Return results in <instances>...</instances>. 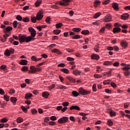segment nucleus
Segmentation results:
<instances>
[{"label": "nucleus", "mask_w": 130, "mask_h": 130, "mask_svg": "<svg viewBox=\"0 0 130 130\" xmlns=\"http://www.w3.org/2000/svg\"><path fill=\"white\" fill-rule=\"evenodd\" d=\"M23 22L24 23H28L30 21V18L29 17H25V18H23L22 19Z\"/></svg>", "instance_id": "393cba45"}, {"label": "nucleus", "mask_w": 130, "mask_h": 130, "mask_svg": "<svg viewBox=\"0 0 130 130\" xmlns=\"http://www.w3.org/2000/svg\"><path fill=\"white\" fill-rule=\"evenodd\" d=\"M69 121V118L68 117H63L58 119V123H66Z\"/></svg>", "instance_id": "39448f33"}, {"label": "nucleus", "mask_w": 130, "mask_h": 130, "mask_svg": "<svg viewBox=\"0 0 130 130\" xmlns=\"http://www.w3.org/2000/svg\"><path fill=\"white\" fill-rule=\"evenodd\" d=\"M105 31V27H102V28L100 30V33H104Z\"/></svg>", "instance_id": "774afa93"}, {"label": "nucleus", "mask_w": 130, "mask_h": 130, "mask_svg": "<svg viewBox=\"0 0 130 130\" xmlns=\"http://www.w3.org/2000/svg\"><path fill=\"white\" fill-rule=\"evenodd\" d=\"M121 66H123V67H124L122 68V70H123V71H128V70H130L129 64H126L122 63L121 64Z\"/></svg>", "instance_id": "0eeeda50"}, {"label": "nucleus", "mask_w": 130, "mask_h": 130, "mask_svg": "<svg viewBox=\"0 0 130 130\" xmlns=\"http://www.w3.org/2000/svg\"><path fill=\"white\" fill-rule=\"evenodd\" d=\"M92 90H93V92H96V91H97V88L96 87V84H94L92 85Z\"/></svg>", "instance_id": "864d4df0"}, {"label": "nucleus", "mask_w": 130, "mask_h": 130, "mask_svg": "<svg viewBox=\"0 0 130 130\" xmlns=\"http://www.w3.org/2000/svg\"><path fill=\"white\" fill-rule=\"evenodd\" d=\"M16 19L18 20V21H22V20H23V18L22 16H21V15H17L16 16Z\"/></svg>", "instance_id": "c03bdc74"}, {"label": "nucleus", "mask_w": 130, "mask_h": 130, "mask_svg": "<svg viewBox=\"0 0 130 130\" xmlns=\"http://www.w3.org/2000/svg\"><path fill=\"white\" fill-rule=\"evenodd\" d=\"M66 79H67V80H69V81H70L71 83H76V79H75L73 77H71L70 76H67Z\"/></svg>", "instance_id": "ddd939ff"}, {"label": "nucleus", "mask_w": 130, "mask_h": 130, "mask_svg": "<svg viewBox=\"0 0 130 130\" xmlns=\"http://www.w3.org/2000/svg\"><path fill=\"white\" fill-rule=\"evenodd\" d=\"M114 67H119V62H115L113 63Z\"/></svg>", "instance_id": "4d7b16f0"}, {"label": "nucleus", "mask_w": 130, "mask_h": 130, "mask_svg": "<svg viewBox=\"0 0 130 130\" xmlns=\"http://www.w3.org/2000/svg\"><path fill=\"white\" fill-rule=\"evenodd\" d=\"M100 4H101V2H100V1H95L94 2V6L95 8H96L98 6H100Z\"/></svg>", "instance_id": "b1692460"}, {"label": "nucleus", "mask_w": 130, "mask_h": 130, "mask_svg": "<svg viewBox=\"0 0 130 130\" xmlns=\"http://www.w3.org/2000/svg\"><path fill=\"white\" fill-rule=\"evenodd\" d=\"M100 16H101V13L100 12H98L96 13V14H94V15L93 16L94 19H97V18H99V17H100Z\"/></svg>", "instance_id": "2f4dec72"}, {"label": "nucleus", "mask_w": 130, "mask_h": 130, "mask_svg": "<svg viewBox=\"0 0 130 130\" xmlns=\"http://www.w3.org/2000/svg\"><path fill=\"white\" fill-rule=\"evenodd\" d=\"M110 3V0H106L102 2L103 5H108Z\"/></svg>", "instance_id": "a18cd8bd"}, {"label": "nucleus", "mask_w": 130, "mask_h": 130, "mask_svg": "<svg viewBox=\"0 0 130 130\" xmlns=\"http://www.w3.org/2000/svg\"><path fill=\"white\" fill-rule=\"evenodd\" d=\"M72 2V0H62L57 3V5H60V6H69L70 3Z\"/></svg>", "instance_id": "7ed1b4c3"}, {"label": "nucleus", "mask_w": 130, "mask_h": 130, "mask_svg": "<svg viewBox=\"0 0 130 130\" xmlns=\"http://www.w3.org/2000/svg\"><path fill=\"white\" fill-rule=\"evenodd\" d=\"M110 81H111V80H107L104 81V82H103L104 85H107V84L108 85H110V82H109Z\"/></svg>", "instance_id": "4c0bfd02"}, {"label": "nucleus", "mask_w": 130, "mask_h": 130, "mask_svg": "<svg viewBox=\"0 0 130 130\" xmlns=\"http://www.w3.org/2000/svg\"><path fill=\"white\" fill-rule=\"evenodd\" d=\"M52 52H54L55 53H57V54H61V53L59 51V50L57 49H54L52 50Z\"/></svg>", "instance_id": "cd10ccee"}, {"label": "nucleus", "mask_w": 130, "mask_h": 130, "mask_svg": "<svg viewBox=\"0 0 130 130\" xmlns=\"http://www.w3.org/2000/svg\"><path fill=\"white\" fill-rule=\"evenodd\" d=\"M42 4V0H37L35 3L36 7H39Z\"/></svg>", "instance_id": "412c9836"}, {"label": "nucleus", "mask_w": 130, "mask_h": 130, "mask_svg": "<svg viewBox=\"0 0 130 130\" xmlns=\"http://www.w3.org/2000/svg\"><path fill=\"white\" fill-rule=\"evenodd\" d=\"M18 38H19V40L20 42H21V43L25 42V39H26L25 35H22L21 34H19L18 36Z\"/></svg>", "instance_id": "423d86ee"}, {"label": "nucleus", "mask_w": 130, "mask_h": 130, "mask_svg": "<svg viewBox=\"0 0 130 130\" xmlns=\"http://www.w3.org/2000/svg\"><path fill=\"white\" fill-rule=\"evenodd\" d=\"M81 38V36L80 35H76L72 37V39H80Z\"/></svg>", "instance_id": "37998d69"}, {"label": "nucleus", "mask_w": 130, "mask_h": 130, "mask_svg": "<svg viewBox=\"0 0 130 130\" xmlns=\"http://www.w3.org/2000/svg\"><path fill=\"white\" fill-rule=\"evenodd\" d=\"M21 109H22L23 111H24V112H25L26 113V112H27V108H26V107H25V106H22L21 107Z\"/></svg>", "instance_id": "13d9d810"}, {"label": "nucleus", "mask_w": 130, "mask_h": 130, "mask_svg": "<svg viewBox=\"0 0 130 130\" xmlns=\"http://www.w3.org/2000/svg\"><path fill=\"white\" fill-rule=\"evenodd\" d=\"M112 19V17H111V15L110 14H108L105 16L104 21L105 22H110Z\"/></svg>", "instance_id": "6e6552de"}, {"label": "nucleus", "mask_w": 130, "mask_h": 130, "mask_svg": "<svg viewBox=\"0 0 130 130\" xmlns=\"http://www.w3.org/2000/svg\"><path fill=\"white\" fill-rule=\"evenodd\" d=\"M128 17H129V15L127 13H124L121 16V18L122 20H127Z\"/></svg>", "instance_id": "f8f14e48"}, {"label": "nucleus", "mask_w": 130, "mask_h": 130, "mask_svg": "<svg viewBox=\"0 0 130 130\" xmlns=\"http://www.w3.org/2000/svg\"><path fill=\"white\" fill-rule=\"evenodd\" d=\"M91 59H93L94 60H99L100 58V56L96 54H93L91 55Z\"/></svg>", "instance_id": "9d476101"}, {"label": "nucleus", "mask_w": 130, "mask_h": 130, "mask_svg": "<svg viewBox=\"0 0 130 130\" xmlns=\"http://www.w3.org/2000/svg\"><path fill=\"white\" fill-rule=\"evenodd\" d=\"M70 103L68 102H64L62 103V106H64L65 107H67V106H69Z\"/></svg>", "instance_id": "603ef678"}, {"label": "nucleus", "mask_w": 130, "mask_h": 130, "mask_svg": "<svg viewBox=\"0 0 130 130\" xmlns=\"http://www.w3.org/2000/svg\"><path fill=\"white\" fill-rule=\"evenodd\" d=\"M81 29L80 27L73 28V31H74V32H76L81 31Z\"/></svg>", "instance_id": "473e14b6"}, {"label": "nucleus", "mask_w": 130, "mask_h": 130, "mask_svg": "<svg viewBox=\"0 0 130 130\" xmlns=\"http://www.w3.org/2000/svg\"><path fill=\"white\" fill-rule=\"evenodd\" d=\"M108 125H109L110 126H112V125H113V122L111 121V120H109L108 121Z\"/></svg>", "instance_id": "6e6d98bb"}, {"label": "nucleus", "mask_w": 130, "mask_h": 130, "mask_svg": "<svg viewBox=\"0 0 130 130\" xmlns=\"http://www.w3.org/2000/svg\"><path fill=\"white\" fill-rule=\"evenodd\" d=\"M6 69H7L6 65H2L1 66V70H6Z\"/></svg>", "instance_id": "680f3d73"}, {"label": "nucleus", "mask_w": 130, "mask_h": 130, "mask_svg": "<svg viewBox=\"0 0 130 130\" xmlns=\"http://www.w3.org/2000/svg\"><path fill=\"white\" fill-rule=\"evenodd\" d=\"M110 116H115V115H116V114L115 112H114L112 110H111L110 111Z\"/></svg>", "instance_id": "58836bf2"}, {"label": "nucleus", "mask_w": 130, "mask_h": 130, "mask_svg": "<svg viewBox=\"0 0 130 130\" xmlns=\"http://www.w3.org/2000/svg\"><path fill=\"white\" fill-rule=\"evenodd\" d=\"M79 93L80 95H88L91 93V91L84 89L83 87H80L79 89Z\"/></svg>", "instance_id": "f03ea898"}, {"label": "nucleus", "mask_w": 130, "mask_h": 130, "mask_svg": "<svg viewBox=\"0 0 130 130\" xmlns=\"http://www.w3.org/2000/svg\"><path fill=\"white\" fill-rule=\"evenodd\" d=\"M4 99L6 101L8 102L10 100V96L7 95H5L4 96Z\"/></svg>", "instance_id": "ea45409f"}, {"label": "nucleus", "mask_w": 130, "mask_h": 130, "mask_svg": "<svg viewBox=\"0 0 130 130\" xmlns=\"http://www.w3.org/2000/svg\"><path fill=\"white\" fill-rule=\"evenodd\" d=\"M67 60H68V61H73L75 60V59H74V58H72L71 57H68Z\"/></svg>", "instance_id": "bf43d9fd"}, {"label": "nucleus", "mask_w": 130, "mask_h": 130, "mask_svg": "<svg viewBox=\"0 0 130 130\" xmlns=\"http://www.w3.org/2000/svg\"><path fill=\"white\" fill-rule=\"evenodd\" d=\"M73 109H74V110H80V107L78 106H72L70 108V110H73Z\"/></svg>", "instance_id": "f3484780"}, {"label": "nucleus", "mask_w": 130, "mask_h": 130, "mask_svg": "<svg viewBox=\"0 0 130 130\" xmlns=\"http://www.w3.org/2000/svg\"><path fill=\"white\" fill-rule=\"evenodd\" d=\"M5 53L6 55H7V56H10L11 55V52L10 51V50H9V49H7L5 51Z\"/></svg>", "instance_id": "72a5a7b5"}, {"label": "nucleus", "mask_w": 130, "mask_h": 130, "mask_svg": "<svg viewBox=\"0 0 130 130\" xmlns=\"http://www.w3.org/2000/svg\"><path fill=\"white\" fill-rule=\"evenodd\" d=\"M89 33H90V32L88 30H84L81 31V34H83V35H88Z\"/></svg>", "instance_id": "c756f323"}, {"label": "nucleus", "mask_w": 130, "mask_h": 130, "mask_svg": "<svg viewBox=\"0 0 130 130\" xmlns=\"http://www.w3.org/2000/svg\"><path fill=\"white\" fill-rule=\"evenodd\" d=\"M49 95V93L48 92L45 91L43 92L42 96L44 98H48V95Z\"/></svg>", "instance_id": "bb28decb"}, {"label": "nucleus", "mask_w": 130, "mask_h": 130, "mask_svg": "<svg viewBox=\"0 0 130 130\" xmlns=\"http://www.w3.org/2000/svg\"><path fill=\"white\" fill-rule=\"evenodd\" d=\"M31 112L32 114H36V113H37V110L35 109H32Z\"/></svg>", "instance_id": "69168bd1"}, {"label": "nucleus", "mask_w": 130, "mask_h": 130, "mask_svg": "<svg viewBox=\"0 0 130 130\" xmlns=\"http://www.w3.org/2000/svg\"><path fill=\"white\" fill-rule=\"evenodd\" d=\"M50 119L51 120H56V117H55V116H52L50 117Z\"/></svg>", "instance_id": "338daca9"}, {"label": "nucleus", "mask_w": 130, "mask_h": 130, "mask_svg": "<svg viewBox=\"0 0 130 130\" xmlns=\"http://www.w3.org/2000/svg\"><path fill=\"white\" fill-rule=\"evenodd\" d=\"M50 20H51L50 17H47L46 19V23H47L48 24H50Z\"/></svg>", "instance_id": "5fc2aeb1"}, {"label": "nucleus", "mask_w": 130, "mask_h": 130, "mask_svg": "<svg viewBox=\"0 0 130 130\" xmlns=\"http://www.w3.org/2000/svg\"><path fill=\"white\" fill-rule=\"evenodd\" d=\"M120 44L122 47H123V48H126V47H127V45H128V43H127V42L124 40H122L120 43Z\"/></svg>", "instance_id": "1a4fd4ad"}, {"label": "nucleus", "mask_w": 130, "mask_h": 130, "mask_svg": "<svg viewBox=\"0 0 130 130\" xmlns=\"http://www.w3.org/2000/svg\"><path fill=\"white\" fill-rule=\"evenodd\" d=\"M10 37V35L8 34H6L5 35H4V39H1V41H3V42H5V41H7V40L8 39V37Z\"/></svg>", "instance_id": "dca6fc26"}, {"label": "nucleus", "mask_w": 130, "mask_h": 130, "mask_svg": "<svg viewBox=\"0 0 130 130\" xmlns=\"http://www.w3.org/2000/svg\"><path fill=\"white\" fill-rule=\"evenodd\" d=\"M58 88H59V89H60L61 90H62L63 89H64V90H66V89H67V87L63 85H60L58 86Z\"/></svg>", "instance_id": "3c124183"}, {"label": "nucleus", "mask_w": 130, "mask_h": 130, "mask_svg": "<svg viewBox=\"0 0 130 130\" xmlns=\"http://www.w3.org/2000/svg\"><path fill=\"white\" fill-rule=\"evenodd\" d=\"M49 125H53V126L55 125V122H54V121H50L49 122Z\"/></svg>", "instance_id": "e2e57ef3"}, {"label": "nucleus", "mask_w": 130, "mask_h": 130, "mask_svg": "<svg viewBox=\"0 0 130 130\" xmlns=\"http://www.w3.org/2000/svg\"><path fill=\"white\" fill-rule=\"evenodd\" d=\"M28 31L30 32V37L34 38L36 36V30L32 27H28Z\"/></svg>", "instance_id": "20e7f679"}, {"label": "nucleus", "mask_w": 130, "mask_h": 130, "mask_svg": "<svg viewBox=\"0 0 130 130\" xmlns=\"http://www.w3.org/2000/svg\"><path fill=\"white\" fill-rule=\"evenodd\" d=\"M61 26H62V23H57L56 24V28H59L60 27H61Z\"/></svg>", "instance_id": "de8ad7c7"}, {"label": "nucleus", "mask_w": 130, "mask_h": 130, "mask_svg": "<svg viewBox=\"0 0 130 130\" xmlns=\"http://www.w3.org/2000/svg\"><path fill=\"white\" fill-rule=\"evenodd\" d=\"M30 69L32 72V73H35L36 72V68L35 66H30Z\"/></svg>", "instance_id": "e433bc0d"}, {"label": "nucleus", "mask_w": 130, "mask_h": 130, "mask_svg": "<svg viewBox=\"0 0 130 130\" xmlns=\"http://www.w3.org/2000/svg\"><path fill=\"white\" fill-rule=\"evenodd\" d=\"M18 21H14L13 23L14 28H17V27L18 26Z\"/></svg>", "instance_id": "a19ab883"}, {"label": "nucleus", "mask_w": 130, "mask_h": 130, "mask_svg": "<svg viewBox=\"0 0 130 130\" xmlns=\"http://www.w3.org/2000/svg\"><path fill=\"white\" fill-rule=\"evenodd\" d=\"M73 73L74 75H81L82 73V72L79 70H73Z\"/></svg>", "instance_id": "6ab92c4d"}, {"label": "nucleus", "mask_w": 130, "mask_h": 130, "mask_svg": "<svg viewBox=\"0 0 130 130\" xmlns=\"http://www.w3.org/2000/svg\"><path fill=\"white\" fill-rule=\"evenodd\" d=\"M124 74L126 77L129 76L130 72L129 71H124Z\"/></svg>", "instance_id": "09e8293b"}, {"label": "nucleus", "mask_w": 130, "mask_h": 130, "mask_svg": "<svg viewBox=\"0 0 130 130\" xmlns=\"http://www.w3.org/2000/svg\"><path fill=\"white\" fill-rule=\"evenodd\" d=\"M72 95L74 97H78L79 95H80V93L78 92L77 91H72Z\"/></svg>", "instance_id": "5701e85b"}, {"label": "nucleus", "mask_w": 130, "mask_h": 130, "mask_svg": "<svg viewBox=\"0 0 130 130\" xmlns=\"http://www.w3.org/2000/svg\"><path fill=\"white\" fill-rule=\"evenodd\" d=\"M43 18V12L40 10V11L37 13L36 17L32 16L31 17V20L32 23H35L36 20L40 21Z\"/></svg>", "instance_id": "f257e3e1"}, {"label": "nucleus", "mask_w": 130, "mask_h": 130, "mask_svg": "<svg viewBox=\"0 0 130 130\" xmlns=\"http://www.w3.org/2000/svg\"><path fill=\"white\" fill-rule=\"evenodd\" d=\"M93 76L96 79H99V78H102V75L99 74H94Z\"/></svg>", "instance_id": "49530a36"}, {"label": "nucleus", "mask_w": 130, "mask_h": 130, "mask_svg": "<svg viewBox=\"0 0 130 130\" xmlns=\"http://www.w3.org/2000/svg\"><path fill=\"white\" fill-rule=\"evenodd\" d=\"M23 120H23V118H22V117H19L17 119L16 121L17 122H18V123H21V122H23Z\"/></svg>", "instance_id": "c85d7f7f"}, {"label": "nucleus", "mask_w": 130, "mask_h": 130, "mask_svg": "<svg viewBox=\"0 0 130 130\" xmlns=\"http://www.w3.org/2000/svg\"><path fill=\"white\" fill-rule=\"evenodd\" d=\"M93 25H96V26H98L100 24V22L99 21H95L92 23Z\"/></svg>", "instance_id": "0e129e2a"}, {"label": "nucleus", "mask_w": 130, "mask_h": 130, "mask_svg": "<svg viewBox=\"0 0 130 130\" xmlns=\"http://www.w3.org/2000/svg\"><path fill=\"white\" fill-rule=\"evenodd\" d=\"M121 29L118 27H114L113 29V33H118V32H120Z\"/></svg>", "instance_id": "4468645a"}, {"label": "nucleus", "mask_w": 130, "mask_h": 130, "mask_svg": "<svg viewBox=\"0 0 130 130\" xmlns=\"http://www.w3.org/2000/svg\"><path fill=\"white\" fill-rule=\"evenodd\" d=\"M27 63H28V61H27V60L22 59L20 62V64H21V66H27Z\"/></svg>", "instance_id": "aec40b11"}, {"label": "nucleus", "mask_w": 130, "mask_h": 130, "mask_svg": "<svg viewBox=\"0 0 130 130\" xmlns=\"http://www.w3.org/2000/svg\"><path fill=\"white\" fill-rule=\"evenodd\" d=\"M54 34H55V35H58L59 33H60V29H55L53 30Z\"/></svg>", "instance_id": "f704fd0d"}, {"label": "nucleus", "mask_w": 130, "mask_h": 130, "mask_svg": "<svg viewBox=\"0 0 130 130\" xmlns=\"http://www.w3.org/2000/svg\"><path fill=\"white\" fill-rule=\"evenodd\" d=\"M10 100L13 103H16L17 102V98L15 97L11 98Z\"/></svg>", "instance_id": "c9c22d12"}, {"label": "nucleus", "mask_w": 130, "mask_h": 130, "mask_svg": "<svg viewBox=\"0 0 130 130\" xmlns=\"http://www.w3.org/2000/svg\"><path fill=\"white\" fill-rule=\"evenodd\" d=\"M61 72H62L63 73H64V74H69V69H62L60 70Z\"/></svg>", "instance_id": "7c9ffc66"}, {"label": "nucleus", "mask_w": 130, "mask_h": 130, "mask_svg": "<svg viewBox=\"0 0 130 130\" xmlns=\"http://www.w3.org/2000/svg\"><path fill=\"white\" fill-rule=\"evenodd\" d=\"M33 96L32 93H28L25 94V99H29V98H31Z\"/></svg>", "instance_id": "a878e982"}, {"label": "nucleus", "mask_w": 130, "mask_h": 130, "mask_svg": "<svg viewBox=\"0 0 130 130\" xmlns=\"http://www.w3.org/2000/svg\"><path fill=\"white\" fill-rule=\"evenodd\" d=\"M8 120V118H3L1 120V122H7Z\"/></svg>", "instance_id": "79ce46f5"}, {"label": "nucleus", "mask_w": 130, "mask_h": 130, "mask_svg": "<svg viewBox=\"0 0 130 130\" xmlns=\"http://www.w3.org/2000/svg\"><path fill=\"white\" fill-rule=\"evenodd\" d=\"M105 91L108 94H111V90H109V89H105Z\"/></svg>", "instance_id": "052dcab7"}, {"label": "nucleus", "mask_w": 130, "mask_h": 130, "mask_svg": "<svg viewBox=\"0 0 130 130\" xmlns=\"http://www.w3.org/2000/svg\"><path fill=\"white\" fill-rule=\"evenodd\" d=\"M13 30V27L11 26H8L5 29H4V33H8V32H10V31Z\"/></svg>", "instance_id": "2eb2a0df"}, {"label": "nucleus", "mask_w": 130, "mask_h": 130, "mask_svg": "<svg viewBox=\"0 0 130 130\" xmlns=\"http://www.w3.org/2000/svg\"><path fill=\"white\" fill-rule=\"evenodd\" d=\"M112 6L114 10L116 11H118L119 10V8L118 7V4L117 3H113Z\"/></svg>", "instance_id": "a211bd4d"}, {"label": "nucleus", "mask_w": 130, "mask_h": 130, "mask_svg": "<svg viewBox=\"0 0 130 130\" xmlns=\"http://www.w3.org/2000/svg\"><path fill=\"white\" fill-rule=\"evenodd\" d=\"M28 69H29V68L27 66H23L22 67V71L23 72H25V71H27L28 70Z\"/></svg>", "instance_id": "8fccbe9b"}, {"label": "nucleus", "mask_w": 130, "mask_h": 130, "mask_svg": "<svg viewBox=\"0 0 130 130\" xmlns=\"http://www.w3.org/2000/svg\"><path fill=\"white\" fill-rule=\"evenodd\" d=\"M113 63V61H106L104 62V66H110Z\"/></svg>", "instance_id": "4be33fe9"}, {"label": "nucleus", "mask_w": 130, "mask_h": 130, "mask_svg": "<svg viewBox=\"0 0 130 130\" xmlns=\"http://www.w3.org/2000/svg\"><path fill=\"white\" fill-rule=\"evenodd\" d=\"M35 39L34 38H31V36H28V37H25V42L27 43L30 42V41H33V40H35Z\"/></svg>", "instance_id": "9b49d317"}]
</instances>
